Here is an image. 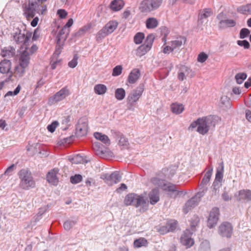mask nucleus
Segmentation results:
<instances>
[{"instance_id":"obj_32","label":"nucleus","mask_w":251,"mask_h":251,"mask_svg":"<svg viewBox=\"0 0 251 251\" xmlns=\"http://www.w3.org/2000/svg\"><path fill=\"white\" fill-rule=\"evenodd\" d=\"M146 24L147 28H154L158 26V22L154 18H149L146 20Z\"/></svg>"},{"instance_id":"obj_62","label":"nucleus","mask_w":251,"mask_h":251,"mask_svg":"<svg viewBox=\"0 0 251 251\" xmlns=\"http://www.w3.org/2000/svg\"><path fill=\"white\" fill-rule=\"evenodd\" d=\"M57 13L61 19L65 18L67 15V12L64 9H59L57 10Z\"/></svg>"},{"instance_id":"obj_34","label":"nucleus","mask_w":251,"mask_h":251,"mask_svg":"<svg viewBox=\"0 0 251 251\" xmlns=\"http://www.w3.org/2000/svg\"><path fill=\"white\" fill-rule=\"evenodd\" d=\"M94 91L98 95H103L104 94L106 91L107 88L105 85L104 84H97L94 87Z\"/></svg>"},{"instance_id":"obj_44","label":"nucleus","mask_w":251,"mask_h":251,"mask_svg":"<svg viewBox=\"0 0 251 251\" xmlns=\"http://www.w3.org/2000/svg\"><path fill=\"white\" fill-rule=\"evenodd\" d=\"M15 54V49L13 47H8L7 49L3 50V55L9 57H13Z\"/></svg>"},{"instance_id":"obj_45","label":"nucleus","mask_w":251,"mask_h":251,"mask_svg":"<svg viewBox=\"0 0 251 251\" xmlns=\"http://www.w3.org/2000/svg\"><path fill=\"white\" fill-rule=\"evenodd\" d=\"M145 38V35L143 33L138 32L137 33L134 37V41L136 44H141L143 39Z\"/></svg>"},{"instance_id":"obj_22","label":"nucleus","mask_w":251,"mask_h":251,"mask_svg":"<svg viewBox=\"0 0 251 251\" xmlns=\"http://www.w3.org/2000/svg\"><path fill=\"white\" fill-rule=\"evenodd\" d=\"M236 25V22L233 19H227L221 20L219 22V27L224 29L228 27H233Z\"/></svg>"},{"instance_id":"obj_20","label":"nucleus","mask_w":251,"mask_h":251,"mask_svg":"<svg viewBox=\"0 0 251 251\" xmlns=\"http://www.w3.org/2000/svg\"><path fill=\"white\" fill-rule=\"evenodd\" d=\"M11 69V62L9 60L4 59L0 62V72L3 74L10 73Z\"/></svg>"},{"instance_id":"obj_53","label":"nucleus","mask_w":251,"mask_h":251,"mask_svg":"<svg viewBox=\"0 0 251 251\" xmlns=\"http://www.w3.org/2000/svg\"><path fill=\"white\" fill-rule=\"evenodd\" d=\"M208 56L204 52H201L198 56L197 61L200 63L204 62L208 58Z\"/></svg>"},{"instance_id":"obj_58","label":"nucleus","mask_w":251,"mask_h":251,"mask_svg":"<svg viewBox=\"0 0 251 251\" xmlns=\"http://www.w3.org/2000/svg\"><path fill=\"white\" fill-rule=\"evenodd\" d=\"M250 33V31L249 29L246 28H242L240 30V38L241 39H244L247 37L249 34Z\"/></svg>"},{"instance_id":"obj_64","label":"nucleus","mask_w":251,"mask_h":251,"mask_svg":"<svg viewBox=\"0 0 251 251\" xmlns=\"http://www.w3.org/2000/svg\"><path fill=\"white\" fill-rule=\"evenodd\" d=\"M246 118L249 122L251 123V110L249 109L246 110Z\"/></svg>"},{"instance_id":"obj_57","label":"nucleus","mask_w":251,"mask_h":251,"mask_svg":"<svg viewBox=\"0 0 251 251\" xmlns=\"http://www.w3.org/2000/svg\"><path fill=\"white\" fill-rule=\"evenodd\" d=\"M21 90V86L18 85L14 91H8L5 95V97L17 95Z\"/></svg>"},{"instance_id":"obj_17","label":"nucleus","mask_w":251,"mask_h":251,"mask_svg":"<svg viewBox=\"0 0 251 251\" xmlns=\"http://www.w3.org/2000/svg\"><path fill=\"white\" fill-rule=\"evenodd\" d=\"M30 59V54L27 49L25 50L20 55V65L23 67H27L29 63Z\"/></svg>"},{"instance_id":"obj_42","label":"nucleus","mask_w":251,"mask_h":251,"mask_svg":"<svg viewBox=\"0 0 251 251\" xmlns=\"http://www.w3.org/2000/svg\"><path fill=\"white\" fill-rule=\"evenodd\" d=\"M109 34L107 32V31L104 26L97 33L96 35V40L97 41H99Z\"/></svg>"},{"instance_id":"obj_36","label":"nucleus","mask_w":251,"mask_h":251,"mask_svg":"<svg viewBox=\"0 0 251 251\" xmlns=\"http://www.w3.org/2000/svg\"><path fill=\"white\" fill-rule=\"evenodd\" d=\"M69 32V30L65 27H64L59 31L57 36V40H58L60 37L61 38V41L63 40L64 42L66 40Z\"/></svg>"},{"instance_id":"obj_51","label":"nucleus","mask_w":251,"mask_h":251,"mask_svg":"<svg viewBox=\"0 0 251 251\" xmlns=\"http://www.w3.org/2000/svg\"><path fill=\"white\" fill-rule=\"evenodd\" d=\"M79 56L77 54H75L73 59L68 63V66L72 68H74L77 65V60Z\"/></svg>"},{"instance_id":"obj_50","label":"nucleus","mask_w":251,"mask_h":251,"mask_svg":"<svg viewBox=\"0 0 251 251\" xmlns=\"http://www.w3.org/2000/svg\"><path fill=\"white\" fill-rule=\"evenodd\" d=\"M76 223V221L68 220L64 223V227L65 230H70Z\"/></svg>"},{"instance_id":"obj_47","label":"nucleus","mask_w":251,"mask_h":251,"mask_svg":"<svg viewBox=\"0 0 251 251\" xmlns=\"http://www.w3.org/2000/svg\"><path fill=\"white\" fill-rule=\"evenodd\" d=\"M82 180V176L81 175L77 174L70 177V181L72 184H77L80 182Z\"/></svg>"},{"instance_id":"obj_15","label":"nucleus","mask_w":251,"mask_h":251,"mask_svg":"<svg viewBox=\"0 0 251 251\" xmlns=\"http://www.w3.org/2000/svg\"><path fill=\"white\" fill-rule=\"evenodd\" d=\"M180 242L186 248L193 246L195 243L194 240L192 238V233L189 230H186L180 238Z\"/></svg>"},{"instance_id":"obj_41","label":"nucleus","mask_w":251,"mask_h":251,"mask_svg":"<svg viewBox=\"0 0 251 251\" xmlns=\"http://www.w3.org/2000/svg\"><path fill=\"white\" fill-rule=\"evenodd\" d=\"M184 110V106L182 104L174 103V114H179Z\"/></svg>"},{"instance_id":"obj_18","label":"nucleus","mask_w":251,"mask_h":251,"mask_svg":"<svg viewBox=\"0 0 251 251\" xmlns=\"http://www.w3.org/2000/svg\"><path fill=\"white\" fill-rule=\"evenodd\" d=\"M58 173L57 169H53L50 171L47 175V180L53 185H56L58 182V178L57 174Z\"/></svg>"},{"instance_id":"obj_31","label":"nucleus","mask_w":251,"mask_h":251,"mask_svg":"<svg viewBox=\"0 0 251 251\" xmlns=\"http://www.w3.org/2000/svg\"><path fill=\"white\" fill-rule=\"evenodd\" d=\"M118 23L116 21H111L107 23L104 27L109 34L112 33L117 27Z\"/></svg>"},{"instance_id":"obj_16","label":"nucleus","mask_w":251,"mask_h":251,"mask_svg":"<svg viewBox=\"0 0 251 251\" xmlns=\"http://www.w3.org/2000/svg\"><path fill=\"white\" fill-rule=\"evenodd\" d=\"M235 197L238 201L247 202L251 201V190L249 189H243L239 190Z\"/></svg>"},{"instance_id":"obj_33","label":"nucleus","mask_w":251,"mask_h":251,"mask_svg":"<svg viewBox=\"0 0 251 251\" xmlns=\"http://www.w3.org/2000/svg\"><path fill=\"white\" fill-rule=\"evenodd\" d=\"M212 172H213L212 168L209 169L206 172L203 177L202 178V179L201 180V185L204 186V185H206L208 184V183L209 182V181L210 180L211 177L212 176Z\"/></svg>"},{"instance_id":"obj_24","label":"nucleus","mask_w":251,"mask_h":251,"mask_svg":"<svg viewBox=\"0 0 251 251\" xmlns=\"http://www.w3.org/2000/svg\"><path fill=\"white\" fill-rule=\"evenodd\" d=\"M125 5L124 1L123 0H114L110 4V8L114 11H118L123 8Z\"/></svg>"},{"instance_id":"obj_4","label":"nucleus","mask_w":251,"mask_h":251,"mask_svg":"<svg viewBox=\"0 0 251 251\" xmlns=\"http://www.w3.org/2000/svg\"><path fill=\"white\" fill-rule=\"evenodd\" d=\"M197 127V131L202 134H206L209 130V126L206 119V117L198 118L196 121L193 122L189 127V129Z\"/></svg>"},{"instance_id":"obj_59","label":"nucleus","mask_w":251,"mask_h":251,"mask_svg":"<svg viewBox=\"0 0 251 251\" xmlns=\"http://www.w3.org/2000/svg\"><path fill=\"white\" fill-rule=\"evenodd\" d=\"M201 249L202 251H207L210 250V244L207 241H203L201 244Z\"/></svg>"},{"instance_id":"obj_12","label":"nucleus","mask_w":251,"mask_h":251,"mask_svg":"<svg viewBox=\"0 0 251 251\" xmlns=\"http://www.w3.org/2000/svg\"><path fill=\"white\" fill-rule=\"evenodd\" d=\"M32 36V33L30 32H27L26 34L22 33L21 30L19 32H16L13 35V40L15 42L18 44H24L26 45Z\"/></svg>"},{"instance_id":"obj_38","label":"nucleus","mask_w":251,"mask_h":251,"mask_svg":"<svg viewBox=\"0 0 251 251\" xmlns=\"http://www.w3.org/2000/svg\"><path fill=\"white\" fill-rule=\"evenodd\" d=\"M126 96L125 90L122 88H118L116 90L115 93V98L119 100H123Z\"/></svg>"},{"instance_id":"obj_28","label":"nucleus","mask_w":251,"mask_h":251,"mask_svg":"<svg viewBox=\"0 0 251 251\" xmlns=\"http://www.w3.org/2000/svg\"><path fill=\"white\" fill-rule=\"evenodd\" d=\"M94 136L95 138L100 141L106 145L109 146L110 144V140L107 135L102 134L100 132H95L94 134Z\"/></svg>"},{"instance_id":"obj_37","label":"nucleus","mask_w":251,"mask_h":251,"mask_svg":"<svg viewBox=\"0 0 251 251\" xmlns=\"http://www.w3.org/2000/svg\"><path fill=\"white\" fill-rule=\"evenodd\" d=\"M63 42V41H61V38L60 37L57 40L56 49L53 54L54 56L57 57L61 53L64 45Z\"/></svg>"},{"instance_id":"obj_2","label":"nucleus","mask_w":251,"mask_h":251,"mask_svg":"<svg viewBox=\"0 0 251 251\" xmlns=\"http://www.w3.org/2000/svg\"><path fill=\"white\" fill-rule=\"evenodd\" d=\"M124 203L126 206L132 205L136 207L141 205L142 206L143 212L146 211L148 209L144 198L134 193L128 194L125 197Z\"/></svg>"},{"instance_id":"obj_3","label":"nucleus","mask_w":251,"mask_h":251,"mask_svg":"<svg viewBox=\"0 0 251 251\" xmlns=\"http://www.w3.org/2000/svg\"><path fill=\"white\" fill-rule=\"evenodd\" d=\"M144 90V84H140L135 89L133 90L128 95L127 98V109L131 111L134 110V106H135L136 102L141 97Z\"/></svg>"},{"instance_id":"obj_19","label":"nucleus","mask_w":251,"mask_h":251,"mask_svg":"<svg viewBox=\"0 0 251 251\" xmlns=\"http://www.w3.org/2000/svg\"><path fill=\"white\" fill-rule=\"evenodd\" d=\"M103 145L99 142H95L92 146V148L95 153L101 157L106 156L107 151L103 149Z\"/></svg>"},{"instance_id":"obj_29","label":"nucleus","mask_w":251,"mask_h":251,"mask_svg":"<svg viewBox=\"0 0 251 251\" xmlns=\"http://www.w3.org/2000/svg\"><path fill=\"white\" fill-rule=\"evenodd\" d=\"M35 5L33 3H29L28 7L25 11V14L27 18H32L35 14Z\"/></svg>"},{"instance_id":"obj_9","label":"nucleus","mask_w":251,"mask_h":251,"mask_svg":"<svg viewBox=\"0 0 251 251\" xmlns=\"http://www.w3.org/2000/svg\"><path fill=\"white\" fill-rule=\"evenodd\" d=\"M88 130V125L87 119H80L76 126L75 134L77 137H81L87 135Z\"/></svg>"},{"instance_id":"obj_25","label":"nucleus","mask_w":251,"mask_h":251,"mask_svg":"<svg viewBox=\"0 0 251 251\" xmlns=\"http://www.w3.org/2000/svg\"><path fill=\"white\" fill-rule=\"evenodd\" d=\"M197 202L195 198H192L187 201L185 203L183 210L184 213H187L192 208L197 205Z\"/></svg>"},{"instance_id":"obj_8","label":"nucleus","mask_w":251,"mask_h":251,"mask_svg":"<svg viewBox=\"0 0 251 251\" xmlns=\"http://www.w3.org/2000/svg\"><path fill=\"white\" fill-rule=\"evenodd\" d=\"M70 95V91L67 87H65L62 88L60 91L55 93L52 97L49 100V104L50 105L54 104L59 101L64 100Z\"/></svg>"},{"instance_id":"obj_10","label":"nucleus","mask_w":251,"mask_h":251,"mask_svg":"<svg viewBox=\"0 0 251 251\" xmlns=\"http://www.w3.org/2000/svg\"><path fill=\"white\" fill-rule=\"evenodd\" d=\"M220 210L217 207L213 208L209 213L207 219V225L212 228L216 226L219 219Z\"/></svg>"},{"instance_id":"obj_49","label":"nucleus","mask_w":251,"mask_h":251,"mask_svg":"<svg viewBox=\"0 0 251 251\" xmlns=\"http://www.w3.org/2000/svg\"><path fill=\"white\" fill-rule=\"evenodd\" d=\"M237 11L241 14H249L248 4L239 6L237 8Z\"/></svg>"},{"instance_id":"obj_35","label":"nucleus","mask_w":251,"mask_h":251,"mask_svg":"<svg viewBox=\"0 0 251 251\" xmlns=\"http://www.w3.org/2000/svg\"><path fill=\"white\" fill-rule=\"evenodd\" d=\"M186 39L183 36L177 37L175 40H174V50L176 48H179L183 44L186 42Z\"/></svg>"},{"instance_id":"obj_27","label":"nucleus","mask_w":251,"mask_h":251,"mask_svg":"<svg viewBox=\"0 0 251 251\" xmlns=\"http://www.w3.org/2000/svg\"><path fill=\"white\" fill-rule=\"evenodd\" d=\"M113 133L116 140L120 139L118 143L120 146H124L128 144L127 139L122 134L117 131H114Z\"/></svg>"},{"instance_id":"obj_48","label":"nucleus","mask_w":251,"mask_h":251,"mask_svg":"<svg viewBox=\"0 0 251 251\" xmlns=\"http://www.w3.org/2000/svg\"><path fill=\"white\" fill-rule=\"evenodd\" d=\"M200 222V218L198 216H194L190 220V226L192 230L196 227Z\"/></svg>"},{"instance_id":"obj_26","label":"nucleus","mask_w":251,"mask_h":251,"mask_svg":"<svg viewBox=\"0 0 251 251\" xmlns=\"http://www.w3.org/2000/svg\"><path fill=\"white\" fill-rule=\"evenodd\" d=\"M224 171V163L222 162L219 164V167L217 168L216 176L214 181H217V182L220 183L222 182L223 177Z\"/></svg>"},{"instance_id":"obj_43","label":"nucleus","mask_w":251,"mask_h":251,"mask_svg":"<svg viewBox=\"0 0 251 251\" xmlns=\"http://www.w3.org/2000/svg\"><path fill=\"white\" fill-rule=\"evenodd\" d=\"M173 231V224L172 223L169 224L167 226H162L158 230V231L161 234H164L169 231Z\"/></svg>"},{"instance_id":"obj_54","label":"nucleus","mask_w":251,"mask_h":251,"mask_svg":"<svg viewBox=\"0 0 251 251\" xmlns=\"http://www.w3.org/2000/svg\"><path fill=\"white\" fill-rule=\"evenodd\" d=\"M123 67L121 65L116 66L114 68L112 72L113 76H118L122 74Z\"/></svg>"},{"instance_id":"obj_30","label":"nucleus","mask_w":251,"mask_h":251,"mask_svg":"<svg viewBox=\"0 0 251 251\" xmlns=\"http://www.w3.org/2000/svg\"><path fill=\"white\" fill-rule=\"evenodd\" d=\"M208 123L209 126L215 127L221 120V118L218 116H209L205 117Z\"/></svg>"},{"instance_id":"obj_61","label":"nucleus","mask_w":251,"mask_h":251,"mask_svg":"<svg viewBox=\"0 0 251 251\" xmlns=\"http://www.w3.org/2000/svg\"><path fill=\"white\" fill-rule=\"evenodd\" d=\"M87 28L83 27L80 28L77 32L75 33V36L77 37L83 36L87 31Z\"/></svg>"},{"instance_id":"obj_39","label":"nucleus","mask_w":251,"mask_h":251,"mask_svg":"<svg viewBox=\"0 0 251 251\" xmlns=\"http://www.w3.org/2000/svg\"><path fill=\"white\" fill-rule=\"evenodd\" d=\"M213 14L212 10L210 8H206L202 10L200 13V19H206Z\"/></svg>"},{"instance_id":"obj_46","label":"nucleus","mask_w":251,"mask_h":251,"mask_svg":"<svg viewBox=\"0 0 251 251\" xmlns=\"http://www.w3.org/2000/svg\"><path fill=\"white\" fill-rule=\"evenodd\" d=\"M235 78L237 83L241 84L247 78V75L244 73H238L235 75Z\"/></svg>"},{"instance_id":"obj_5","label":"nucleus","mask_w":251,"mask_h":251,"mask_svg":"<svg viewBox=\"0 0 251 251\" xmlns=\"http://www.w3.org/2000/svg\"><path fill=\"white\" fill-rule=\"evenodd\" d=\"M162 0H144L140 3L139 9L142 12H150L157 9L161 4Z\"/></svg>"},{"instance_id":"obj_6","label":"nucleus","mask_w":251,"mask_h":251,"mask_svg":"<svg viewBox=\"0 0 251 251\" xmlns=\"http://www.w3.org/2000/svg\"><path fill=\"white\" fill-rule=\"evenodd\" d=\"M154 36L153 34H150L147 36L144 44L140 46L137 49L136 55L141 57L149 51L154 41Z\"/></svg>"},{"instance_id":"obj_55","label":"nucleus","mask_w":251,"mask_h":251,"mask_svg":"<svg viewBox=\"0 0 251 251\" xmlns=\"http://www.w3.org/2000/svg\"><path fill=\"white\" fill-rule=\"evenodd\" d=\"M58 125V123L57 121H53L51 124L48 126L47 129L50 132L52 133L55 131Z\"/></svg>"},{"instance_id":"obj_23","label":"nucleus","mask_w":251,"mask_h":251,"mask_svg":"<svg viewBox=\"0 0 251 251\" xmlns=\"http://www.w3.org/2000/svg\"><path fill=\"white\" fill-rule=\"evenodd\" d=\"M149 198L150 202L151 204L153 205L156 203L160 199L159 198V191L158 188L153 189L151 191L149 194Z\"/></svg>"},{"instance_id":"obj_7","label":"nucleus","mask_w":251,"mask_h":251,"mask_svg":"<svg viewBox=\"0 0 251 251\" xmlns=\"http://www.w3.org/2000/svg\"><path fill=\"white\" fill-rule=\"evenodd\" d=\"M100 178L104 180V182L109 186L116 184L122 179V176L118 171H115L111 174H101Z\"/></svg>"},{"instance_id":"obj_11","label":"nucleus","mask_w":251,"mask_h":251,"mask_svg":"<svg viewBox=\"0 0 251 251\" xmlns=\"http://www.w3.org/2000/svg\"><path fill=\"white\" fill-rule=\"evenodd\" d=\"M151 182L154 186L160 188L164 191L168 192L173 191V186L172 184L165 180L154 177L151 178Z\"/></svg>"},{"instance_id":"obj_13","label":"nucleus","mask_w":251,"mask_h":251,"mask_svg":"<svg viewBox=\"0 0 251 251\" xmlns=\"http://www.w3.org/2000/svg\"><path fill=\"white\" fill-rule=\"evenodd\" d=\"M233 228L230 223L227 222H223L218 227L219 233L223 237L229 238L232 233Z\"/></svg>"},{"instance_id":"obj_63","label":"nucleus","mask_w":251,"mask_h":251,"mask_svg":"<svg viewBox=\"0 0 251 251\" xmlns=\"http://www.w3.org/2000/svg\"><path fill=\"white\" fill-rule=\"evenodd\" d=\"M73 141V137L70 136L68 138H64L62 141H60V145L62 144H69Z\"/></svg>"},{"instance_id":"obj_14","label":"nucleus","mask_w":251,"mask_h":251,"mask_svg":"<svg viewBox=\"0 0 251 251\" xmlns=\"http://www.w3.org/2000/svg\"><path fill=\"white\" fill-rule=\"evenodd\" d=\"M194 76L195 72L190 67L184 65L180 66L177 75L178 78L179 80H183L185 78V76L192 78Z\"/></svg>"},{"instance_id":"obj_40","label":"nucleus","mask_w":251,"mask_h":251,"mask_svg":"<svg viewBox=\"0 0 251 251\" xmlns=\"http://www.w3.org/2000/svg\"><path fill=\"white\" fill-rule=\"evenodd\" d=\"M148 244L147 240L144 238H140L134 242V246L136 248H140L142 246H146Z\"/></svg>"},{"instance_id":"obj_21","label":"nucleus","mask_w":251,"mask_h":251,"mask_svg":"<svg viewBox=\"0 0 251 251\" xmlns=\"http://www.w3.org/2000/svg\"><path fill=\"white\" fill-rule=\"evenodd\" d=\"M140 76V72L138 69L131 71L128 76V81L129 83L133 84L136 82Z\"/></svg>"},{"instance_id":"obj_52","label":"nucleus","mask_w":251,"mask_h":251,"mask_svg":"<svg viewBox=\"0 0 251 251\" xmlns=\"http://www.w3.org/2000/svg\"><path fill=\"white\" fill-rule=\"evenodd\" d=\"M26 67H23L20 64L15 68V74L19 76H22L25 73V69Z\"/></svg>"},{"instance_id":"obj_56","label":"nucleus","mask_w":251,"mask_h":251,"mask_svg":"<svg viewBox=\"0 0 251 251\" xmlns=\"http://www.w3.org/2000/svg\"><path fill=\"white\" fill-rule=\"evenodd\" d=\"M221 186V183L217 182V181H214L213 183V193L215 195H216L217 194H218L219 192V188L220 186Z\"/></svg>"},{"instance_id":"obj_60","label":"nucleus","mask_w":251,"mask_h":251,"mask_svg":"<svg viewBox=\"0 0 251 251\" xmlns=\"http://www.w3.org/2000/svg\"><path fill=\"white\" fill-rule=\"evenodd\" d=\"M237 44L241 47H243L245 49H249L250 46L249 42L247 40H239L237 41Z\"/></svg>"},{"instance_id":"obj_1","label":"nucleus","mask_w":251,"mask_h":251,"mask_svg":"<svg viewBox=\"0 0 251 251\" xmlns=\"http://www.w3.org/2000/svg\"><path fill=\"white\" fill-rule=\"evenodd\" d=\"M21 180L20 187L25 190L35 187V183L33 180L31 172L27 169H23L18 173Z\"/></svg>"}]
</instances>
